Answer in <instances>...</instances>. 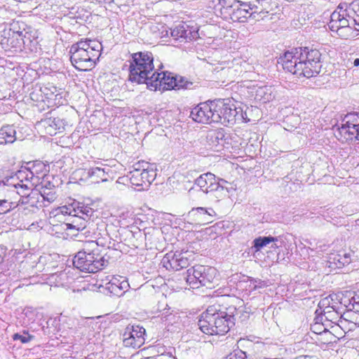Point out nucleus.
Returning a JSON list of instances; mask_svg holds the SVG:
<instances>
[{"mask_svg":"<svg viewBox=\"0 0 359 359\" xmlns=\"http://www.w3.org/2000/svg\"><path fill=\"white\" fill-rule=\"evenodd\" d=\"M233 316L229 315L226 311H223L219 306V311L215 313L216 335H224L227 333L230 328L234 325Z\"/></svg>","mask_w":359,"mask_h":359,"instance_id":"nucleus-20","label":"nucleus"},{"mask_svg":"<svg viewBox=\"0 0 359 359\" xmlns=\"http://www.w3.org/2000/svg\"><path fill=\"white\" fill-rule=\"evenodd\" d=\"M276 241H278V238L276 237L259 236L253 241L252 249L257 252L270 243H272L271 248H277Z\"/></svg>","mask_w":359,"mask_h":359,"instance_id":"nucleus-29","label":"nucleus"},{"mask_svg":"<svg viewBox=\"0 0 359 359\" xmlns=\"http://www.w3.org/2000/svg\"><path fill=\"white\" fill-rule=\"evenodd\" d=\"M241 7L236 6L233 8L232 11L229 13L230 19L233 22L244 23L247 22L249 18L255 19L256 18L255 13H250V10H252L253 6L250 4L241 2Z\"/></svg>","mask_w":359,"mask_h":359,"instance_id":"nucleus-22","label":"nucleus"},{"mask_svg":"<svg viewBox=\"0 0 359 359\" xmlns=\"http://www.w3.org/2000/svg\"><path fill=\"white\" fill-rule=\"evenodd\" d=\"M332 301L333 299L331 296H328L322 299L318 303V307L320 310V313H323L327 310H330L333 309V307H335L336 306L332 303Z\"/></svg>","mask_w":359,"mask_h":359,"instance_id":"nucleus-37","label":"nucleus"},{"mask_svg":"<svg viewBox=\"0 0 359 359\" xmlns=\"http://www.w3.org/2000/svg\"><path fill=\"white\" fill-rule=\"evenodd\" d=\"M151 79L148 82V86L155 90L163 86L167 89H174V83L176 81V76H174L170 72H155L152 73L151 77Z\"/></svg>","mask_w":359,"mask_h":359,"instance_id":"nucleus-19","label":"nucleus"},{"mask_svg":"<svg viewBox=\"0 0 359 359\" xmlns=\"http://www.w3.org/2000/svg\"><path fill=\"white\" fill-rule=\"evenodd\" d=\"M102 48V46L98 41L81 40L70 48L71 62L79 71L90 70L95 66Z\"/></svg>","mask_w":359,"mask_h":359,"instance_id":"nucleus-2","label":"nucleus"},{"mask_svg":"<svg viewBox=\"0 0 359 359\" xmlns=\"http://www.w3.org/2000/svg\"><path fill=\"white\" fill-rule=\"evenodd\" d=\"M223 359H247L246 353L241 350H236Z\"/></svg>","mask_w":359,"mask_h":359,"instance_id":"nucleus-40","label":"nucleus"},{"mask_svg":"<svg viewBox=\"0 0 359 359\" xmlns=\"http://www.w3.org/2000/svg\"><path fill=\"white\" fill-rule=\"evenodd\" d=\"M130 285L126 278H112L107 285V289L114 296H122L129 288Z\"/></svg>","mask_w":359,"mask_h":359,"instance_id":"nucleus-23","label":"nucleus"},{"mask_svg":"<svg viewBox=\"0 0 359 359\" xmlns=\"http://www.w3.org/2000/svg\"><path fill=\"white\" fill-rule=\"evenodd\" d=\"M47 133L50 135L56 134V130L62 128V123L60 118L49 119L44 121Z\"/></svg>","mask_w":359,"mask_h":359,"instance_id":"nucleus-33","label":"nucleus"},{"mask_svg":"<svg viewBox=\"0 0 359 359\" xmlns=\"http://www.w3.org/2000/svg\"><path fill=\"white\" fill-rule=\"evenodd\" d=\"M187 252H176L167 253L162 259L161 263L166 269L179 271L186 268L189 264Z\"/></svg>","mask_w":359,"mask_h":359,"instance_id":"nucleus-18","label":"nucleus"},{"mask_svg":"<svg viewBox=\"0 0 359 359\" xmlns=\"http://www.w3.org/2000/svg\"><path fill=\"white\" fill-rule=\"evenodd\" d=\"M299 57L302 63L303 77L311 78L320 72L322 67L321 53L317 49H309L307 47L297 48Z\"/></svg>","mask_w":359,"mask_h":359,"instance_id":"nucleus-11","label":"nucleus"},{"mask_svg":"<svg viewBox=\"0 0 359 359\" xmlns=\"http://www.w3.org/2000/svg\"><path fill=\"white\" fill-rule=\"evenodd\" d=\"M156 177L155 169L147 162L144 161L135 163L133 165V170L128 175L131 184L139 187L140 190L147 189Z\"/></svg>","mask_w":359,"mask_h":359,"instance_id":"nucleus-9","label":"nucleus"},{"mask_svg":"<svg viewBox=\"0 0 359 359\" xmlns=\"http://www.w3.org/2000/svg\"><path fill=\"white\" fill-rule=\"evenodd\" d=\"M224 183H227V182L217 177L211 172L203 173L194 181V184L200 187L202 192L213 194L217 201L227 195L228 190L223 186Z\"/></svg>","mask_w":359,"mask_h":359,"instance_id":"nucleus-10","label":"nucleus"},{"mask_svg":"<svg viewBox=\"0 0 359 359\" xmlns=\"http://www.w3.org/2000/svg\"><path fill=\"white\" fill-rule=\"evenodd\" d=\"M145 329L140 325H128L123 334L125 346L133 348H140L145 341Z\"/></svg>","mask_w":359,"mask_h":359,"instance_id":"nucleus-15","label":"nucleus"},{"mask_svg":"<svg viewBox=\"0 0 359 359\" xmlns=\"http://www.w3.org/2000/svg\"><path fill=\"white\" fill-rule=\"evenodd\" d=\"M204 266L203 265H196L187 270L184 279L191 287H198L199 279L201 277Z\"/></svg>","mask_w":359,"mask_h":359,"instance_id":"nucleus-25","label":"nucleus"},{"mask_svg":"<svg viewBox=\"0 0 359 359\" xmlns=\"http://www.w3.org/2000/svg\"><path fill=\"white\" fill-rule=\"evenodd\" d=\"M45 168V165L39 163L34 165L32 169H24L17 172V180L22 182L20 187L21 199L19 210L25 215L29 212H34L39 207L46 206V204L41 203V194L38 189H34L37 182V179L41 177L39 175L37 168Z\"/></svg>","mask_w":359,"mask_h":359,"instance_id":"nucleus-1","label":"nucleus"},{"mask_svg":"<svg viewBox=\"0 0 359 359\" xmlns=\"http://www.w3.org/2000/svg\"><path fill=\"white\" fill-rule=\"evenodd\" d=\"M359 23L350 15L343 16L338 12H333L330 16V21L328 23L329 28L332 32H336L337 34L342 39H348L358 35Z\"/></svg>","mask_w":359,"mask_h":359,"instance_id":"nucleus-8","label":"nucleus"},{"mask_svg":"<svg viewBox=\"0 0 359 359\" xmlns=\"http://www.w3.org/2000/svg\"><path fill=\"white\" fill-rule=\"evenodd\" d=\"M6 254V248L4 245H0V264H1L4 259Z\"/></svg>","mask_w":359,"mask_h":359,"instance_id":"nucleus-44","label":"nucleus"},{"mask_svg":"<svg viewBox=\"0 0 359 359\" xmlns=\"http://www.w3.org/2000/svg\"><path fill=\"white\" fill-rule=\"evenodd\" d=\"M215 111V100L202 102L191 109L190 117L198 123H216L218 116Z\"/></svg>","mask_w":359,"mask_h":359,"instance_id":"nucleus-13","label":"nucleus"},{"mask_svg":"<svg viewBox=\"0 0 359 359\" xmlns=\"http://www.w3.org/2000/svg\"><path fill=\"white\" fill-rule=\"evenodd\" d=\"M189 214L196 215L198 219L206 223L211 222L213 217L216 215V213L212 208H205L203 207L192 208L189 212Z\"/></svg>","mask_w":359,"mask_h":359,"instance_id":"nucleus-28","label":"nucleus"},{"mask_svg":"<svg viewBox=\"0 0 359 359\" xmlns=\"http://www.w3.org/2000/svg\"><path fill=\"white\" fill-rule=\"evenodd\" d=\"M339 133L346 140L356 139L359 140V116L356 114H350L345 116Z\"/></svg>","mask_w":359,"mask_h":359,"instance_id":"nucleus-17","label":"nucleus"},{"mask_svg":"<svg viewBox=\"0 0 359 359\" xmlns=\"http://www.w3.org/2000/svg\"><path fill=\"white\" fill-rule=\"evenodd\" d=\"M215 112L218 118L216 123L224 125H233L236 122H248L246 112L241 107L236 106L229 99H219L215 100Z\"/></svg>","mask_w":359,"mask_h":359,"instance_id":"nucleus-7","label":"nucleus"},{"mask_svg":"<svg viewBox=\"0 0 359 359\" xmlns=\"http://www.w3.org/2000/svg\"><path fill=\"white\" fill-rule=\"evenodd\" d=\"M39 193L41 194V203H43L44 201H47L48 203H51L55 199V192L51 189H48L47 187H41L40 189H39Z\"/></svg>","mask_w":359,"mask_h":359,"instance_id":"nucleus-34","label":"nucleus"},{"mask_svg":"<svg viewBox=\"0 0 359 359\" xmlns=\"http://www.w3.org/2000/svg\"><path fill=\"white\" fill-rule=\"evenodd\" d=\"M252 290H256L257 288H262L264 286H266V284L264 281L262 280H256V279H251L250 280V285H249Z\"/></svg>","mask_w":359,"mask_h":359,"instance_id":"nucleus-41","label":"nucleus"},{"mask_svg":"<svg viewBox=\"0 0 359 359\" xmlns=\"http://www.w3.org/2000/svg\"><path fill=\"white\" fill-rule=\"evenodd\" d=\"M170 35L175 41H191L198 37V32L195 28L190 27L187 24L183 22L171 29Z\"/></svg>","mask_w":359,"mask_h":359,"instance_id":"nucleus-21","label":"nucleus"},{"mask_svg":"<svg viewBox=\"0 0 359 359\" xmlns=\"http://www.w3.org/2000/svg\"><path fill=\"white\" fill-rule=\"evenodd\" d=\"M334 12H338L340 14H343V16L349 15L348 14H347L346 4H340Z\"/></svg>","mask_w":359,"mask_h":359,"instance_id":"nucleus-43","label":"nucleus"},{"mask_svg":"<svg viewBox=\"0 0 359 359\" xmlns=\"http://www.w3.org/2000/svg\"><path fill=\"white\" fill-rule=\"evenodd\" d=\"M16 130L13 126H4L0 129V144L13 143L17 140Z\"/></svg>","mask_w":359,"mask_h":359,"instance_id":"nucleus-27","label":"nucleus"},{"mask_svg":"<svg viewBox=\"0 0 359 359\" xmlns=\"http://www.w3.org/2000/svg\"><path fill=\"white\" fill-rule=\"evenodd\" d=\"M22 22H13L8 29H4L1 44L5 50L18 49L29 46L32 42V35Z\"/></svg>","mask_w":359,"mask_h":359,"instance_id":"nucleus-6","label":"nucleus"},{"mask_svg":"<svg viewBox=\"0 0 359 359\" xmlns=\"http://www.w3.org/2000/svg\"><path fill=\"white\" fill-rule=\"evenodd\" d=\"M216 275L217 270L215 268L205 266L199 279L198 287L200 286L208 287L214 281Z\"/></svg>","mask_w":359,"mask_h":359,"instance_id":"nucleus-30","label":"nucleus"},{"mask_svg":"<svg viewBox=\"0 0 359 359\" xmlns=\"http://www.w3.org/2000/svg\"><path fill=\"white\" fill-rule=\"evenodd\" d=\"M219 311V305H211L203 312L198 322L199 329L205 334L216 335L215 313Z\"/></svg>","mask_w":359,"mask_h":359,"instance_id":"nucleus-16","label":"nucleus"},{"mask_svg":"<svg viewBox=\"0 0 359 359\" xmlns=\"http://www.w3.org/2000/svg\"><path fill=\"white\" fill-rule=\"evenodd\" d=\"M274 98V95L271 93V87L262 86L259 87L256 92V99H258L263 102H267Z\"/></svg>","mask_w":359,"mask_h":359,"instance_id":"nucleus-32","label":"nucleus"},{"mask_svg":"<svg viewBox=\"0 0 359 359\" xmlns=\"http://www.w3.org/2000/svg\"><path fill=\"white\" fill-rule=\"evenodd\" d=\"M321 325L316 323L315 325L311 326V330H313V332L321 333Z\"/></svg>","mask_w":359,"mask_h":359,"instance_id":"nucleus-45","label":"nucleus"},{"mask_svg":"<svg viewBox=\"0 0 359 359\" xmlns=\"http://www.w3.org/2000/svg\"><path fill=\"white\" fill-rule=\"evenodd\" d=\"M10 203V202H7L0 197V214L7 213L10 210L15 208Z\"/></svg>","mask_w":359,"mask_h":359,"instance_id":"nucleus-39","label":"nucleus"},{"mask_svg":"<svg viewBox=\"0 0 359 359\" xmlns=\"http://www.w3.org/2000/svg\"><path fill=\"white\" fill-rule=\"evenodd\" d=\"M298 55V48H293L280 57L278 63L282 65L285 70L300 78L303 77L304 70H302V63Z\"/></svg>","mask_w":359,"mask_h":359,"instance_id":"nucleus-14","label":"nucleus"},{"mask_svg":"<svg viewBox=\"0 0 359 359\" xmlns=\"http://www.w3.org/2000/svg\"><path fill=\"white\" fill-rule=\"evenodd\" d=\"M4 187L0 191V197L7 202H10L15 208L20 207L21 199L20 187L22 182L17 180V173L15 176L7 179L6 182L3 181Z\"/></svg>","mask_w":359,"mask_h":359,"instance_id":"nucleus-12","label":"nucleus"},{"mask_svg":"<svg viewBox=\"0 0 359 359\" xmlns=\"http://www.w3.org/2000/svg\"><path fill=\"white\" fill-rule=\"evenodd\" d=\"M194 83L187 81L182 76H176V81L174 83V89H191Z\"/></svg>","mask_w":359,"mask_h":359,"instance_id":"nucleus-35","label":"nucleus"},{"mask_svg":"<svg viewBox=\"0 0 359 359\" xmlns=\"http://www.w3.org/2000/svg\"><path fill=\"white\" fill-rule=\"evenodd\" d=\"M99 3H105V4H107V3H111V1H113V0H97Z\"/></svg>","mask_w":359,"mask_h":359,"instance_id":"nucleus-46","label":"nucleus"},{"mask_svg":"<svg viewBox=\"0 0 359 359\" xmlns=\"http://www.w3.org/2000/svg\"><path fill=\"white\" fill-rule=\"evenodd\" d=\"M320 313L323 316L322 318L325 317V320L332 323H336L339 318V313L337 312L336 306L333 307V309L330 310L325 311Z\"/></svg>","mask_w":359,"mask_h":359,"instance_id":"nucleus-36","label":"nucleus"},{"mask_svg":"<svg viewBox=\"0 0 359 359\" xmlns=\"http://www.w3.org/2000/svg\"><path fill=\"white\" fill-rule=\"evenodd\" d=\"M213 3L215 4V6L220 10L222 14H229L231 13L230 11L233 10L240 1H236V0H214Z\"/></svg>","mask_w":359,"mask_h":359,"instance_id":"nucleus-31","label":"nucleus"},{"mask_svg":"<svg viewBox=\"0 0 359 359\" xmlns=\"http://www.w3.org/2000/svg\"><path fill=\"white\" fill-rule=\"evenodd\" d=\"M353 65L355 67H358L359 66V58H356V59L354 60Z\"/></svg>","mask_w":359,"mask_h":359,"instance_id":"nucleus-47","label":"nucleus"},{"mask_svg":"<svg viewBox=\"0 0 359 359\" xmlns=\"http://www.w3.org/2000/svg\"><path fill=\"white\" fill-rule=\"evenodd\" d=\"M154 58L150 52H138L133 54L130 62L129 80L137 83H146L151 81L154 70Z\"/></svg>","mask_w":359,"mask_h":359,"instance_id":"nucleus-4","label":"nucleus"},{"mask_svg":"<svg viewBox=\"0 0 359 359\" xmlns=\"http://www.w3.org/2000/svg\"><path fill=\"white\" fill-rule=\"evenodd\" d=\"M355 311L356 312H358L359 313V304H358L355 307Z\"/></svg>","mask_w":359,"mask_h":359,"instance_id":"nucleus-49","label":"nucleus"},{"mask_svg":"<svg viewBox=\"0 0 359 359\" xmlns=\"http://www.w3.org/2000/svg\"><path fill=\"white\" fill-rule=\"evenodd\" d=\"M107 263V259L100 252L98 245L94 241H86L83 248L73 259L74 266L86 273H96L102 270Z\"/></svg>","mask_w":359,"mask_h":359,"instance_id":"nucleus-3","label":"nucleus"},{"mask_svg":"<svg viewBox=\"0 0 359 359\" xmlns=\"http://www.w3.org/2000/svg\"><path fill=\"white\" fill-rule=\"evenodd\" d=\"M359 304V294L353 296L349 299V304L346 306L349 310H355V307Z\"/></svg>","mask_w":359,"mask_h":359,"instance_id":"nucleus-42","label":"nucleus"},{"mask_svg":"<svg viewBox=\"0 0 359 359\" xmlns=\"http://www.w3.org/2000/svg\"><path fill=\"white\" fill-rule=\"evenodd\" d=\"M13 339L14 340H20L22 344H27L34 339V336L29 334L27 331H23L22 334L19 333L14 334Z\"/></svg>","mask_w":359,"mask_h":359,"instance_id":"nucleus-38","label":"nucleus"},{"mask_svg":"<svg viewBox=\"0 0 359 359\" xmlns=\"http://www.w3.org/2000/svg\"><path fill=\"white\" fill-rule=\"evenodd\" d=\"M193 191H194V187L191 188V189L189 190V195H191Z\"/></svg>","mask_w":359,"mask_h":359,"instance_id":"nucleus-48","label":"nucleus"},{"mask_svg":"<svg viewBox=\"0 0 359 359\" xmlns=\"http://www.w3.org/2000/svg\"><path fill=\"white\" fill-rule=\"evenodd\" d=\"M60 211L62 215H68L73 218L71 222L66 223L67 229L77 231H83L87 227L95 212L90 205L76 200H72L67 205L61 206Z\"/></svg>","mask_w":359,"mask_h":359,"instance_id":"nucleus-5","label":"nucleus"},{"mask_svg":"<svg viewBox=\"0 0 359 359\" xmlns=\"http://www.w3.org/2000/svg\"><path fill=\"white\" fill-rule=\"evenodd\" d=\"M225 133L224 129L219 128L210 130L208 133L206 139L211 148L217 149L218 147L223 146L224 142Z\"/></svg>","mask_w":359,"mask_h":359,"instance_id":"nucleus-26","label":"nucleus"},{"mask_svg":"<svg viewBox=\"0 0 359 359\" xmlns=\"http://www.w3.org/2000/svg\"><path fill=\"white\" fill-rule=\"evenodd\" d=\"M109 168L93 167L88 170L87 177L91 180L92 182L99 183L100 182H107L108 180Z\"/></svg>","mask_w":359,"mask_h":359,"instance_id":"nucleus-24","label":"nucleus"}]
</instances>
